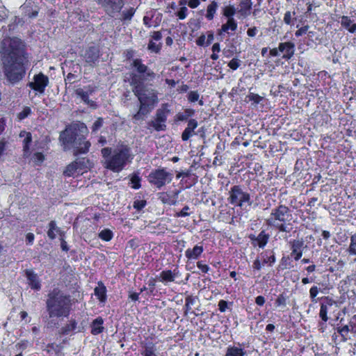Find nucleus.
Returning <instances> with one entry per match:
<instances>
[{"label":"nucleus","mask_w":356,"mask_h":356,"mask_svg":"<svg viewBox=\"0 0 356 356\" xmlns=\"http://www.w3.org/2000/svg\"><path fill=\"white\" fill-rule=\"evenodd\" d=\"M238 24L235 19H227L226 23L221 26V28L218 29L217 33L220 36L225 35V33H229V31L234 33L237 29Z\"/></svg>","instance_id":"23"},{"label":"nucleus","mask_w":356,"mask_h":356,"mask_svg":"<svg viewBox=\"0 0 356 356\" xmlns=\"http://www.w3.org/2000/svg\"><path fill=\"white\" fill-rule=\"evenodd\" d=\"M252 7V0H241L238 13L241 17H247L250 15Z\"/></svg>","instance_id":"27"},{"label":"nucleus","mask_w":356,"mask_h":356,"mask_svg":"<svg viewBox=\"0 0 356 356\" xmlns=\"http://www.w3.org/2000/svg\"><path fill=\"white\" fill-rule=\"evenodd\" d=\"M1 61L4 74L8 81L16 83L26 74L29 65V54L25 44L18 38L4 39L1 44Z\"/></svg>","instance_id":"2"},{"label":"nucleus","mask_w":356,"mask_h":356,"mask_svg":"<svg viewBox=\"0 0 356 356\" xmlns=\"http://www.w3.org/2000/svg\"><path fill=\"white\" fill-rule=\"evenodd\" d=\"M77 163L79 168V174L83 175L84 172H88L90 168V161L87 158H81L75 161Z\"/></svg>","instance_id":"39"},{"label":"nucleus","mask_w":356,"mask_h":356,"mask_svg":"<svg viewBox=\"0 0 356 356\" xmlns=\"http://www.w3.org/2000/svg\"><path fill=\"white\" fill-rule=\"evenodd\" d=\"M132 159L130 148L122 146L113 150L112 155L105 161V168L114 172H120Z\"/></svg>","instance_id":"6"},{"label":"nucleus","mask_w":356,"mask_h":356,"mask_svg":"<svg viewBox=\"0 0 356 356\" xmlns=\"http://www.w3.org/2000/svg\"><path fill=\"white\" fill-rule=\"evenodd\" d=\"M249 238L253 246L257 245L260 248H264L268 242L270 235L265 230H262L257 236L250 234Z\"/></svg>","instance_id":"21"},{"label":"nucleus","mask_w":356,"mask_h":356,"mask_svg":"<svg viewBox=\"0 0 356 356\" xmlns=\"http://www.w3.org/2000/svg\"><path fill=\"white\" fill-rule=\"evenodd\" d=\"M131 187L135 190L139 189L141 187V178L137 174H134L131 177Z\"/></svg>","instance_id":"47"},{"label":"nucleus","mask_w":356,"mask_h":356,"mask_svg":"<svg viewBox=\"0 0 356 356\" xmlns=\"http://www.w3.org/2000/svg\"><path fill=\"white\" fill-rule=\"evenodd\" d=\"M290 257L295 261L301 259L303 254L304 241L302 239H293L289 241Z\"/></svg>","instance_id":"16"},{"label":"nucleus","mask_w":356,"mask_h":356,"mask_svg":"<svg viewBox=\"0 0 356 356\" xmlns=\"http://www.w3.org/2000/svg\"><path fill=\"white\" fill-rule=\"evenodd\" d=\"M98 286L94 289V294L100 302L104 303L107 300V289L102 281L98 282Z\"/></svg>","instance_id":"26"},{"label":"nucleus","mask_w":356,"mask_h":356,"mask_svg":"<svg viewBox=\"0 0 356 356\" xmlns=\"http://www.w3.org/2000/svg\"><path fill=\"white\" fill-rule=\"evenodd\" d=\"M309 28V26L308 25H305L300 27L295 32V35L297 38L302 36V35L305 34L307 32Z\"/></svg>","instance_id":"63"},{"label":"nucleus","mask_w":356,"mask_h":356,"mask_svg":"<svg viewBox=\"0 0 356 356\" xmlns=\"http://www.w3.org/2000/svg\"><path fill=\"white\" fill-rule=\"evenodd\" d=\"M49 83V77L42 72H40L33 76V81L29 82L27 86L40 94H43Z\"/></svg>","instance_id":"12"},{"label":"nucleus","mask_w":356,"mask_h":356,"mask_svg":"<svg viewBox=\"0 0 356 356\" xmlns=\"http://www.w3.org/2000/svg\"><path fill=\"white\" fill-rule=\"evenodd\" d=\"M76 327L77 322L75 319H71L69 323H67L60 328L59 334L63 336L68 335L70 332L74 331Z\"/></svg>","instance_id":"38"},{"label":"nucleus","mask_w":356,"mask_h":356,"mask_svg":"<svg viewBox=\"0 0 356 356\" xmlns=\"http://www.w3.org/2000/svg\"><path fill=\"white\" fill-rule=\"evenodd\" d=\"M79 131H80L79 124H74L67 126L65 130L60 132L59 140L65 147H70L73 145L79 136L78 134Z\"/></svg>","instance_id":"10"},{"label":"nucleus","mask_w":356,"mask_h":356,"mask_svg":"<svg viewBox=\"0 0 356 356\" xmlns=\"http://www.w3.org/2000/svg\"><path fill=\"white\" fill-rule=\"evenodd\" d=\"M238 345L241 346L240 343ZM246 355V350L243 348L235 346H229L225 353V356H245Z\"/></svg>","instance_id":"34"},{"label":"nucleus","mask_w":356,"mask_h":356,"mask_svg":"<svg viewBox=\"0 0 356 356\" xmlns=\"http://www.w3.org/2000/svg\"><path fill=\"white\" fill-rule=\"evenodd\" d=\"M350 333H351V331L349 325L341 324V321H340V323L337 324L334 329L332 339L335 344L345 343L350 339Z\"/></svg>","instance_id":"14"},{"label":"nucleus","mask_w":356,"mask_h":356,"mask_svg":"<svg viewBox=\"0 0 356 356\" xmlns=\"http://www.w3.org/2000/svg\"><path fill=\"white\" fill-rule=\"evenodd\" d=\"M179 193V190L162 192L159 193V199L164 204H168L169 206H175L178 203V197Z\"/></svg>","instance_id":"17"},{"label":"nucleus","mask_w":356,"mask_h":356,"mask_svg":"<svg viewBox=\"0 0 356 356\" xmlns=\"http://www.w3.org/2000/svg\"><path fill=\"white\" fill-rule=\"evenodd\" d=\"M347 325H349L351 333L356 334V314L350 318Z\"/></svg>","instance_id":"59"},{"label":"nucleus","mask_w":356,"mask_h":356,"mask_svg":"<svg viewBox=\"0 0 356 356\" xmlns=\"http://www.w3.org/2000/svg\"><path fill=\"white\" fill-rule=\"evenodd\" d=\"M90 145L91 144L89 140H86V137L83 134H80L72 145L74 147V154L78 156L88 153Z\"/></svg>","instance_id":"15"},{"label":"nucleus","mask_w":356,"mask_h":356,"mask_svg":"<svg viewBox=\"0 0 356 356\" xmlns=\"http://www.w3.org/2000/svg\"><path fill=\"white\" fill-rule=\"evenodd\" d=\"M341 25L351 33L356 32V24L348 16L343 15L341 17Z\"/></svg>","instance_id":"35"},{"label":"nucleus","mask_w":356,"mask_h":356,"mask_svg":"<svg viewBox=\"0 0 356 356\" xmlns=\"http://www.w3.org/2000/svg\"><path fill=\"white\" fill-rule=\"evenodd\" d=\"M280 52L282 53V58L286 60H290L295 54V44L291 41L280 42L278 44Z\"/></svg>","instance_id":"19"},{"label":"nucleus","mask_w":356,"mask_h":356,"mask_svg":"<svg viewBox=\"0 0 356 356\" xmlns=\"http://www.w3.org/2000/svg\"><path fill=\"white\" fill-rule=\"evenodd\" d=\"M158 281V278L156 276L155 277H151L147 282L148 288L145 286L140 289V293L148 290L147 294L148 296H155L157 293V290L156 289V283Z\"/></svg>","instance_id":"32"},{"label":"nucleus","mask_w":356,"mask_h":356,"mask_svg":"<svg viewBox=\"0 0 356 356\" xmlns=\"http://www.w3.org/2000/svg\"><path fill=\"white\" fill-rule=\"evenodd\" d=\"M347 252L349 255H356V233L350 237V244L347 249Z\"/></svg>","instance_id":"45"},{"label":"nucleus","mask_w":356,"mask_h":356,"mask_svg":"<svg viewBox=\"0 0 356 356\" xmlns=\"http://www.w3.org/2000/svg\"><path fill=\"white\" fill-rule=\"evenodd\" d=\"M218 8V3L216 1H212L207 8L205 17L208 21H212Z\"/></svg>","instance_id":"37"},{"label":"nucleus","mask_w":356,"mask_h":356,"mask_svg":"<svg viewBox=\"0 0 356 356\" xmlns=\"http://www.w3.org/2000/svg\"><path fill=\"white\" fill-rule=\"evenodd\" d=\"M276 261L275 253L273 250H269V256L267 257V260L263 261V264H268L272 266Z\"/></svg>","instance_id":"54"},{"label":"nucleus","mask_w":356,"mask_h":356,"mask_svg":"<svg viewBox=\"0 0 356 356\" xmlns=\"http://www.w3.org/2000/svg\"><path fill=\"white\" fill-rule=\"evenodd\" d=\"M147 124L149 128L152 127L156 131H165L167 129L166 122L161 119H158L155 116L154 120L148 122Z\"/></svg>","instance_id":"33"},{"label":"nucleus","mask_w":356,"mask_h":356,"mask_svg":"<svg viewBox=\"0 0 356 356\" xmlns=\"http://www.w3.org/2000/svg\"><path fill=\"white\" fill-rule=\"evenodd\" d=\"M47 236L49 239L54 240L56 237V234L60 236L63 235V232L60 228L57 227L56 222L54 220H51L48 224Z\"/></svg>","instance_id":"30"},{"label":"nucleus","mask_w":356,"mask_h":356,"mask_svg":"<svg viewBox=\"0 0 356 356\" xmlns=\"http://www.w3.org/2000/svg\"><path fill=\"white\" fill-rule=\"evenodd\" d=\"M103 125V119L102 118H97L92 126V131H96L99 129Z\"/></svg>","instance_id":"62"},{"label":"nucleus","mask_w":356,"mask_h":356,"mask_svg":"<svg viewBox=\"0 0 356 356\" xmlns=\"http://www.w3.org/2000/svg\"><path fill=\"white\" fill-rule=\"evenodd\" d=\"M135 51L132 49L124 51V57L126 60H132L130 67L136 71L129 74V82L132 88V92L138 98L139 108L138 111L133 115L132 120L136 123L143 121L152 112L154 106L159 102L158 92L151 89L146 93L144 82L153 81L156 78V73L143 63L141 58H133Z\"/></svg>","instance_id":"1"},{"label":"nucleus","mask_w":356,"mask_h":356,"mask_svg":"<svg viewBox=\"0 0 356 356\" xmlns=\"http://www.w3.org/2000/svg\"><path fill=\"white\" fill-rule=\"evenodd\" d=\"M275 305L276 307H285L286 306V297L284 293L279 294L275 300Z\"/></svg>","instance_id":"49"},{"label":"nucleus","mask_w":356,"mask_h":356,"mask_svg":"<svg viewBox=\"0 0 356 356\" xmlns=\"http://www.w3.org/2000/svg\"><path fill=\"white\" fill-rule=\"evenodd\" d=\"M85 88H86L87 90L85 91L82 88L75 90V94L86 104L88 103L90 95L95 92L96 87L95 86L88 85L86 86Z\"/></svg>","instance_id":"25"},{"label":"nucleus","mask_w":356,"mask_h":356,"mask_svg":"<svg viewBox=\"0 0 356 356\" xmlns=\"http://www.w3.org/2000/svg\"><path fill=\"white\" fill-rule=\"evenodd\" d=\"M178 268H175L173 270L165 269L162 270L159 275H156L158 281L163 283H168L175 282L176 277H178Z\"/></svg>","instance_id":"20"},{"label":"nucleus","mask_w":356,"mask_h":356,"mask_svg":"<svg viewBox=\"0 0 356 356\" xmlns=\"http://www.w3.org/2000/svg\"><path fill=\"white\" fill-rule=\"evenodd\" d=\"M292 259L290 257V255H284L282 256L280 263L278 267L279 270H285L288 268H291L293 267V265L292 264Z\"/></svg>","instance_id":"41"},{"label":"nucleus","mask_w":356,"mask_h":356,"mask_svg":"<svg viewBox=\"0 0 356 356\" xmlns=\"http://www.w3.org/2000/svg\"><path fill=\"white\" fill-rule=\"evenodd\" d=\"M141 355L142 356H158L156 343H154L152 339L145 338L141 341Z\"/></svg>","instance_id":"18"},{"label":"nucleus","mask_w":356,"mask_h":356,"mask_svg":"<svg viewBox=\"0 0 356 356\" xmlns=\"http://www.w3.org/2000/svg\"><path fill=\"white\" fill-rule=\"evenodd\" d=\"M296 15V13L295 11L291 12L290 10H287L284 15V23L289 26H293L297 19Z\"/></svg>","instance_id":"42"},{"label":"nucleus","mask_w":356,"mask_h":356,"mask_svg":"<svg viewBox=\"0 0 356 356\" xmlns=\"http://www.w3.org/2000/svg\"><path fill=\"white\" fill-rule=\"evenodd\" d=\"M170 113V104L169 103H163L161 107L156 110L155 117L167 122L168 117Z\"/></svg>","instance_id":"28"},{"label":"nucleus","mask_w":356,"mask_h":356,"mask_svg":"<svg viewBox=\"0 0 356 356\" xmlns=\"http://www.w3.org/2000/svg\"><path fill=\"white\" fill-rule=\"evenodd\" d=\"M264 265L263 264V261L259 257H257L252 263V268L254 272L260 271Z\"/></svg>","instance_id":"55"},{"label":"nucleus","mask_w":356,"mask_h":356,"mask_svg":"<svg viewBox=\"0 0 356 356\" xmlns=\"http://www.w3.org/2000/svg\"><path fill=\"white\" fill-rule=\"evenodd\" d=\"M31 113V108L29 106H24L21 112L17 114L19 120L27 118Z\"/></svg>","instance_id":"53"},{"label":"nucleus","mask_w":356,"mask_h":356,"mask_svg":"<svg viewBox=\"0 0 356 356\" xmlns=\"http://www.w3.org/2000/svg\"><path fill=\"white\" fill-rule=\"evenodd\" d=\"M197 267L203 273H207L209 271V270H210L209 266L207 264H204V262L202 261H198L197 262Z\"/></svg>","instance_id":"60"},{"label":"nucleus","mask_w":356,"mask_h":356,"mask_svg":"<svg viewBox=\"0 0 356 356\" xmlns=\"http://www.w3.org/2000/svg\"><path fill=\"white\" fill-rule=\"evenodd\" d=\"M72 305L71 296L58 288H54L47 294L46 308L50 318H67L71 314Z\"/></svg>","instance_id":"3"},{"label":"nucleus","mask_w":356,"mask_h":356,"mask_svg":"<svg viewBox=\"0 0 356 356\" xmlns=\"http://www.w3.org/2000/svg\"><path fill=\"white\" fill-rule=\"evenodd\" d=\"M195 114V110L191 108H186L183 111L178 112L174 116V122L177 124L180 122H187V127L181 133V140L183 141L188 140L191 137L196 135L195 129L198 127L197 120L193 118Z\"/></svg>","instance_id":"7"},{"label":"nucleus","mask_w":356,"mask_h":356,"mask_svg":"<svg viewBox=\"0 0 356 356\" xmlns=\"http://www.w3.org/2000/svg\"><path fill=\"white\" fill-rule=\"evenodd\" d=\"M33 159H34L35 162L41 163L44 161L45 156H44V154L42 152H35L33 154Z\"/></svg>","instance_id":"64"},{"label":"nucleus","mask_w":356,"mask_h":356,"mask_svg":"<svg viewBox=\"0 0 356 356\" xmlns=\"http://www.w3.org/2000/svg\"><path fill=\"white\" fill-rule=\"evenodd\" d=\"M241 61L237 58H234L228 63V67L232 70H236L241 65Z\"/></svg>","instance_id":"57"},{"label":"nucleus","mask_w":356,"mask_h":356,"mask_svg":"<svg viewBox=\"0 0 356 356\" xmlns=\"http://www.w3.org/2000/svg\"><path fill=\"white\" fill-rule=\"evenodd\" d=\"M161 47H162L161 43L156 44L152 40H149L148 45H147V49L149 51H151L152 52H154L156 54H158L160 52Z\"/></svg>","instance_id":"50"},{"label":"nucleus","mask_w":356,"mask_h":356,"mask_svg":"<svg viewBox=\"0 0 356 356\" xmlns=\"http://www.w3.org/2000/svg\"><path fill=\"white\" fill-rule=\"evenodd\" d=\"M63 175L65 177H76L80 175L79 174V168L77 163L74 161L72 162L69 165H67L65 170L63 172Z\"/></svg>","instance_id":"40"},{"label":"nucleus","mask_w":356,"mask_h":356,"mask_svg":"<svg viewBox=\"0 0 356 356\" xmlns=\"http://www.w3.org/2000/svg\"><path fill=\"white\" fill-rule=\"evenodd\" d=\"M197 300H198V298L192 295H188L186 297L185 305L184 306L185 315H187L189 313L195 314V312L192 310V306L196 303Z\"/></svg>","instance_id":"36"},{"label":"nucleus","mask_w":356,"mask_h":356,"mask_svg":"<svg viewBox=\"0 0 356 356\" xmlns=\"http://www.w3.org/2000/svg\"><path fill=\"white\" fill-rule=\"evenodd\" d=\"M319 289L316 286H313L309 289V297L312 303H317L320 300L316 298Z\"/></svg>","instance_id":"48"},{"label":"nucleus","mask_w":356,"mask_h":356,"mask_svg":"<svg viewBox=\"0 0 356 356\" xmlns=\"http://www.w3.org/2000/svg\"><path fill=\"white\" fill-rule=\"evenodd\" d=\"M20 137L25 136L23 140V152L24 155L28 156L30 154V146L32 143V134L31 132L22 131L19 134Z\"/></svg>","instance_id":"29"},{"label":"nucleus","mask_w":356,"mask_h":356,"mask_svg":"<svg viewBox=\"0 0 356 356\" xmlns=\"http://www.w3.org/2000/svg\"><path fill=\"white\" fill-rule=\"evenodd\" d=\"M190 210V207L188 205L184 206L181 210L178 212H176L175 214V217L176 218H184L189 216L191 213L188 212Z\"/></svg>","instance_id":"52"},{"label":"nucleus","mask_w":356,"mask_h":356,"mask_svg":"<svg viewBox=\"0 0 356 356\" xmlns=\"http://www.w3.org/2000/svg\"><path fill=\"white\" fill-rule=\"evenodd\" d=\"M188 15V8L185 6H182L179 8V10L176 13L177 17L179 19L183 20Z\"/></svg>","instance_id":"58"},{"label":"nucleus","mask_w":356,"mask_h":356,"mask_svg":"<svg viewBox=\"0 0 356 356\" xmlns=\"http://www.w3.org/2000/svg\"><path fill=\"white\" fill-rule=\"evenodd\" d=\"M204 252L202 243L196 244L193 248H188L185 251V256L188 260H197Z\"/></svg>","instance_id":"22"},{"label":"nucleus","mask_w":356,"mask_h":356,"mask_svg":"<svg viewBox=\"0 0 356 356\" xmlns=\"http://www.w3.org/2000/svg\"><path fill=\"white\" fill-rule=\"evenodd\" d=\"M246 98H248V101L252 102L255 105L259 104L263 99L261 96L253 92H250V94L247 95Z\"/></svg>","instance_id":"51"},{"label":"nucleus","mask_w":356,"mask_h":356,"mask_svg":"<svg viewBox=\"0 0 356 356\" xmlns=\"http://www.w3.org/2000/svg\"><path fill=\"white\" fill-rule=\"evenodd\" d=\"M97 5L103 9L104 13L109 17H114L116 15L120 13V19L123 23L129 22L135 13L136 9L129 7L122 10L126 0H95Z\"/></svg>","instance_id":"5"},{"label":"nucleus","mask_w":356,"mask_h":356,"mask_svg":"<svg viewBox=\"0 0 356 356\" xmlns=\"http://www.w3.org/2000/svg\"><path fill=\"white\" fill-rule=\"evenodd\" d=\"M227 202L234 207H243L244 205L251 206L250 194L243 191L242 186L234 185L228 192Z\"/></svg>","instance_id":"8"},{"label":"nucleus","mask_w":356,"mask_h":356,"mask_svg":"<svg viewBox=\"0 0 356 356\" xmlns=\"http://www.w3.org/2000/svg\"><path fill=\"white\" fill-rule=\"evenodd\" d=\"M334 304V301L328 296H323L320 298L319 317L321 321L318 323L319 330L321 332L325 331L326 322L328 321L327 316L329 309Z\"/></svg>","instance_id":"11"},{"label":"nucleus","mask_w":356,"mask_h":356,"mask_svg":"<svg viewBox=\"0 0 356 356\" xmlns=\"http://www.w3.org/2000/svg\"><path fill=\"white\" fill-rule=\"evenodd\" d=\"M148 182L156 188L160 190L173 179V174L165 168L153 169L147 177Z\"/></svg>","instance_id":"9"},{"label":"nucleus","mask_w":356,"mask_h":356,"mask_svg":"<svg viewBox=\"0 0 356 356\" xmlns=\"http://www.w3.org/2000/svg\"><path fill=\"white\" fill-rule=\"evenodd\" d=\"M236 13V10L234 5L229 4L222 8V14L227 19H234V16Z\"/></svg>","instance_id":"43"},{"label":"nucleus","mask_w":356,"mask_h":356,"mask_svg":"<svg viewBox=\"0 0 356 356\" xmlns=\"http://www.w3.org/2000/svg\"><path fill=\"white\" fill-rule=\"evenodd\" d=\"M99 237L102 241L108 242L113 238V233L109 229H104L99 233Z\"/></svg>","instance_id":"46"},{"label":"nucleus","mask_w":356,"mask_h":356,"mask_svg":"<svg viewBox=\"0 0 356 356\" xmlns=\"http://www.w3.org/2000/svg\"><path fill=\"white\" fill-rule=\"evenodd\" d=\"M291 218V211L289 207L280 204L271 210L270 216L266 220V224L280 232H289Z\"/></svg>","instance_id":"4"},{"label":"nucleus","mask_w":356,"mask_h":356,"mask_svg":"<svg viewBox=\"0 0 356 356\" xmlns=\"http://www.w3.org/2000/svg\"><path fill=\"white\" fill-rule=\"evenodd\" d=\"M104 319L99 316L94 319L91 323V334L93 335H97L104 332V327L103 326Z\"/></svg>","instance_id":"31"},{"label":"nucleus","mask_w":356,"mask_h":356,"mask_svg":"<svg viewBox=\"0 0 356 356\" xmlns=\"http://www.w3.org/2000/svg\"><path fill=\"white\" fill-rule=\"evenodd\" d=\"M101 55L99 47L93 45L86 48L81 56L89 66L93 67L99 63Z\"/></svg>","instance_id":"13"},{"label":"nucleus","mask_w":356,"mask_h":356,"mask_svg":"<svg viewBox=\"0 0 356 356\" xmlns=\"http://www.w3.org/2000/svg\"><path fill=\"white\" fill-rule=\"evenodd\" d=\"M147 204L145 200H136L133 203V207L137 211H141Z\"/></svg>","instance_id":"56"},{"label":"nucleus","mask_w":356,"mask_h":356,"mask_svg":"<svg viewBox=\"0 0 356 356\" xmlns=\"http://www.w3.org/2000/svg\"><path fill=\"white\" fill-rule=\"evenodd\" d=\"M218 309L220 312H225L228 309V302L225 300H220L218 304Z\"/></svg>","instance_id":"61"},{"label":"nucleus","mask_w":356,"mask_h":356,"mask_svg":"<svg viewBox=\"0 0 356 356\" xmlns=\"http://www.w3.org/2000/svg\"><path fill=\"white\" fill-rule=\"evenodd\" d=\"M188 101L191 103H194L195 102L198 101V104L200 106L203 105V101L202 99H200V94L197 92V90H191L188 93L187 95Z\"/></svg>","instance_id":"44"},{"label":"nucleus","mask_w":356,"mask_h":356,"mask_svg":"<svg viewBox=\"0 0 356 356\" xmlns=\"http://www.w3.org/2000/svg\"><path fill=\"white\" fill-rule=\"evenodd\" d=\"M25 275L29 282V284L32 289L39 291L41 289V284L38 275L33 270H26Z\"/></svg>","instance_id":"24"}]
</instances>
